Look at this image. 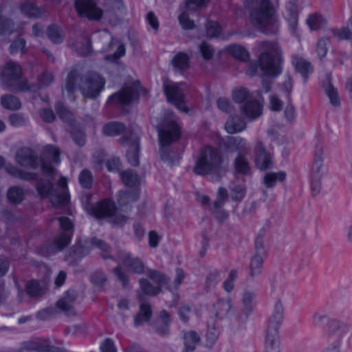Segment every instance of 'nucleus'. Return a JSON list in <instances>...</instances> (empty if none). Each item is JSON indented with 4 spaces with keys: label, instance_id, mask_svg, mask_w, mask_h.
Listing matches in <instances>:
<instances>
[{
    "label": "nucleus",
    "instance_id": "4c0bfd02",
    "mask_svg": "<svg viewBox=\"0 0 352 352\" xmlns=\"http://www.w3.org/2000/svg\"><path fill=\"white\" fill-rule=\"evenodd\" d=\"M189 57L184 53L179 52L172 59L171 63L173 66L178 70H185L189 67Z\"/></svg>",
    "mask_w": 352,
    "mask_h": 352
},
{
    "label": "nucleus",
    "instance_id": "c03bdc74",
    "mask_svg": "<svg viewBox=\"0 0 352 352\" xmlns=\"http://www.w3.org/2000/svg\"><path fill=\"white\" fill-rule=\"evenodd\" d=\"M21 12L29 17L38 18L41 15V10L32 3L26 2L21 6Z\"/></svg>",
    "mask_w": 352,
    "mask_h": 352
},
{
    "label": "nucleus",
    "instance_id": "423d86ee",
    "mask_svg": "<svg viewBox=\"0 0 352 352\" xmlns=\"http://www.w3.org/2000/svg\"><path fill=\"white\" fill-rule=\"evenodd\" d=\"M223 162L220 152L212 147L204 148L200 153L193 170L196 175H205L217 171Z\"/></svg>",
    "mask_w": 352,
    "mask_h": 352
},
{
    "label": "nucleus",
    "instance_id": "09e8293b",
    "mask_svg": "<svg viewBox=\"0 0 352 352\" xmlns=\"http://www.w3.org/2000/svg\"><path fill=\"white\" fill-rule=\"evenodd\" d=\"M148 276L156 284V286H160V289L168 282L167 277L157 270H149L148 271Z\"/></svg>",
    "mask_w": 352,
    "mask_h": 352
},
{
    "label": "nucleus",
    "instance_id": "a878e982",
    "mask_svg": "<svg viewBox=\"0 0 352 352\" xmlns=\"http://www.w3.org/2000/svg\"><path fill=\"white\" fill-rule=\"evenodd\" d=\"M246 155L237 154L233 160L234 173L242 175H247L250 172V165Z\"/></svg>",
    "mask_w": 352,
    "mask_h": 352
},
{
    "label": "nucleus",
    "instance_id": "4468645a",
    "mask_svg": "<svg viewBox=\"0 0 352 352\" xmlns=\"http://www.w3.org/2000/svg\"><path fill=\"white\" fill-rule=\"evenodd\" d=\"M139 140L138 135L133 133L122 137L120 140L123 146H129L126 151V157L131 165L133 166L139 165Z\"/></svg>",
    "mask_w": 352,
    "mask_h": 352
},
{
    "label": "nucleus",
    "instance_id": "aec40b11",
    "mask_svg": "<svg viewBox=\"0 0 352 352\" xmlns=\"http://www.w3.org/2000/svg\"><path fill=\"white\" fill-rule=\"evenodd\" d=\"M110 98L117 100L121 104H126L137 100L138 98V92L135 87L126 86L120 92L112 95Z\"/></svg>",
    "mask_w": 352,
    "mask_h": 352
},
{
    "label": "nucleus",
    "instance_id": "58836bf2",
    "mask_svg": "<svg viewBox=\"0 0 352 352\" xmlns=\"http://www.w3.org/2000/svg\"><path fill=\"white\" fill-rule=\"evenodd\" d=\"M227 49L228 52L236 59L245 61L249 58L248 52L241 45H230Z\"/></svg>",
    "mask_w": 352,
    "mask_h": 352
},
{
    "label": "nucleus",
    "instance_id": "473e14b6",
    "mask_svg": "<svg viewBox=\"0 0 352 352\" xmlns=\"http://www.w3.org/2000/svg\"><path fill=\"white\" fill-rule=\"evenodd\" d=\"M221 280V272L217 270L208 272L205 279V287L207 290L214 289Z\"/></svg>",
    "mask_w": 352,
    "mask_h": 352
},
{
    "label": "nucleus",
    "instance_id": "3c124183",
    "mask_svg": "<svg viewBox=\"0 0 352 352\" xmlns=\"http://www.w3.org/2000/svg\"><path fill=\"white\" fill-rule=\"evenodd\" d=\"M230 196L233 201H241L245 197L246 188L243 185H234L230 188Z\"/></svg>",
    "mask_w": 352,
    "mask_h": 352
},
{
    "label": "nucleus",
    "instance_id": "dca6fc26",
    "mask_svg": "<svg viewBox=\"0 0 352 352\" xmlns=\"http://www.w3.org/2000/svg\"><path fill=\"white\" fill-rule=\"evenodd\" d=\"M116 259L119 260L126 267L136 274H143L144 272V265L143 262L138 257H133L130 254L124 250H118Z\"/></svg>",
    "mask_w": 352,
    "mask_h": 352
},
{
    "label": "nucleus",
    "instance_id": "6e6552de",
    "mask_svg": "<svg viewBox=\"0 0 352 352\" xmlns=\"http://www.w3.org/2000/svg\"><path fill=\"white\" fill-rule=\"evenodd\" d=\"M183 83L173 82L166 80L163 88L168 102L173 103L177 109L182 112L188 113V109L184 102Z\"/></svg>",
    "mask_w": 352,
    "mask_h": 352
},
{
    "label": "nucleus",
    "instance_id": "8fccbe9b",
    "mask_svg": "<svg viewBox=\"0 0 352 352\" xmlns=\"http://www.w3.org/2000/svg\"><path fill=\"white\" fill-rule=\"evenodd\" d=\"M232 98L236 103L244 104L247 100L251 99V96L246 88L241 87L233 91Z\"/></svg>",
    "mask_w": 352,
    "mask_h": 352
},
{
    "label": "nucleus",
    "instance_id": "ddd939ff",
    "mask_svg": "<svg viewBox=\"0 0 352 352\" xmlns=\"http://www.w3.org/2000/svg\"><path fill=\"white\" fill-rule=\"evenodd\" d=\"M254 162L256 167L261 170L270 168L273 165L272 154L266 150L264 143L257 140L254 147Z\"/></svg>",
    "mask_w": 352,
    "mask_h": 352
},
{
    "label": "nucleus",
    "instance_id": "2eb2a0df",
    "mask_svg": "<svg viewBox=\"0 0 352 352\" xmlns=\"http://www.w3.org/2000/svg\"><path fill=\"white\" fill-rule=\"evenodd\" d=\"M16 162L24 167H30L33 169L37 168L41 164H43L34 152L30 148L23 147L19 149L15 155Z\"/></svg>",
    "mask_w": 352,
    "mask_h": 352
},
{
    "label": "nucleus",
    "instance_id": "e433bc0d",
    "mask_svg": "<svg viewBox=\"0 0 352 352\" xmlns=\"http://www.w3.org/2000/svg\"><path fill=\"white\" fill-rule=\"evenodd\" d=\"M120 175L123 183L127 186H135L140 183L138 175L132 170L122 171Z\"/></svg>",
    "mask_w": 352,
    "mask_h": 352
},
{
    "label": "nucleus",
    "instance_id": "20e7f679",
    "mask_svg": "<svg viewBox=\"0 0 352 352\" xmlns=\"http://www.w3.org/2000/svg\"><path fill=\"white\" fill-rule=\"evenodd\" d=\"M259 52L258 66L267 75L278 76L280 73L282 51L275 41H261L257 45Z\"/></svg>",
    "mask_w": 352,
    "mask_h": 352
},
{
    "label": "nucleus",
    "instance_id": "13d9d810",
    "mask_svg": "<svg viewBox=\"0 0 352 352\" xmlns=\"http://www.w3.org/2000/svg\"><path fill=\"white\" fill-rule=\"evenodd\" d=\"M113 272L120 282H121L122 287L124 288L127 287L129 283V277L120 264H118V266L113 270Z\"/></svg>",
    "mask_w": 352,
    "mask_h": 352
},
{
    "label": "nucleus",
    "instance_id": "f03ea898",
    "mask_svg": "<svg viewBox=\"0 0 352 352\" xmlns=\"http://www.w3.org/2000/svg\"><path fill=\"white\" fill-rule=\"evenodd\" d=\"M104 84L105 80L96 72H88L82 76L76 69H73L67 74L65 89L72 94L78 87L83 96L94 98L99 96Z\"/></svg>",
    "mask_w": 352,
    "mask_h": 352
},
{
    "label": "nucleus",
    "instance_id": "69168bd1",
    "mask_svg": "<svg viewBox=\"0 0 352 352\" xmlns=\"http://www.w3.org/2000/svg\"><path fill=\"white\" fill-rule=\"evenodd\" d=\"M137 199L138 195L135 192L125 191L120 193L118 201L120 205H126L130 201H134L137 200Z\"/></svg>",
    "mask_w": 352,
    "mask_h": 352
},
{
    "label": "nucleus",
    "instance_id": "f3484780",
    "mask_svg": "<svg viewBox=\"0 0 352 352\" xmlns=\"http://www.w3.org/2000/svg\"><path fill=\"white\" fill-rule=\"evenodd\" d=\"M226 147L231 152L236 151L237 154L248 155L250 152V147L248 145L245 139L239 136H229L225 142Z\"/></svg>",
    "mask_w": 352,
    "mask_h": 352
},
{
    "label": "nucleus",
    "instance_id": "5fc2aeb1",
    "mask_svg": "<svg viewBox=\"0 0 352 352\" xmlns=\"http://www.w3.org/2000/svg\"><path fill=\"white\" fill-rule=\"evenodd\" d=\"M333 33L338 40L350 39L352 38V21L347 27L333 30Z\"/></svg>",
    "mask_w": 352,
    "mask_h": 352
},
{
    "label": "nucleus",
    "instance_id": "bf43d9fd",
    "mask_svg": "<svg viewBox=\"0 0 352 352\" xmlns=\"http://www.w3.org/2000/svg\"><path fill=\"white\" fill-rule=\"evenodd\" d=\"M265 236V231L261 230L258 234H257L256 239H255V253L254 254H258L261 256H265V245H264V241L263 238Z\"/></svg>",
    "mask_w": 352,
    "mask_h": 352
},
{
    "label": "nucleus",
    "instance_id": "4be33fe9",
    "mask_svg": "<svg viewBox=\"0 0 352 352\" xmlns=\"http://www.w3.org/2000/svg\"><path fill=\"white\" fill-rule=\"evenodd\" d=\"M77 295L75 292H67L65 296L56 302L57 307L65 312L67 315H75L76 311L74 309V302L76 299Z\"/></svg>",
    "mask_w": 352,
    "mask_h": 352
},
{
    "label": "nucleus",
    "instance_id": "6ab92c4d",
    "mask_svg": "<svg viewBox=\"0 0 352 352\" xmlns=\"http://www.w3.org/2000/svg\"><path fill=\"white\" fill-rule=\"evenodd\" d=\"M240 109L246 118L252 120L261 116L263 107L258 101L250 99L243 104Z\"/></svg>",
    "mask_w": 352,
    "mask_h": 352
},
{
    "label": "nucleus",
    "instance_id": "37998d69",
    "mask_svg": "<svg viewBox=\"0 0 352 352\" xmlns=\"http://www.w3.org/2000/svg\"><path fill=\"white\" fill-rule=\"evenodd\" d=\"M47 34L50 41L54 43H60L63 42L64 38L61 29L55 25H52L48 27Z\"/></svg>",
    "mask_w": 352,
    "mask_h": 352
},
{
    "label": "nucleus",
    "instance_id": "0e129e2a",
    "mask_svg": "<svg viewBox=\"0 0 352 352\" xmlns=\"http://www.w3.org/2000/svg\"><path fill=\"white\" fill-rule=\"evenodd\" d=\"M199 52L206 60H210L214 53L213 47L206 42H203L199 45Z\"/></svg>",
    "mask_w": 352,
    "mask_h": 352
},
{
    "label": "nucleus",
    "instance_id": "a211bd4d",
    "mask_svg": "<svg viewBox=\"0 0 352 352\" xmlns=\"http://www.w3.org/2000/svg\"><path fill=\"white\" fill-rule=\"evenodd\" d=\"M140 289L137 291V297L140 302H144L146 296H153L161 292L160 286L153 285L147 279L140 278Z\"/></svg>",
    "mask_w": 352,
    "mask_h": 352
},
{
    "label": "nucleus",
    "instance_id": "de8ad7c7",
    "mask_svg": "<svg viewBox=\"0 0 352 352\" xmlns=\"http://www.w3.org/2000/svg\"><path fill=\"white\" fill-rule=\"evenodd\" d=\"M55 109L56 113L63 122L72 124L73 115L61 102H57L56 104Z\"/></svg>",
    "mask_w": 352,
    "mask_h": 352
},
{
    "label": "nucleus",
    "instance_id": "a19ab883",
    "mask_svg": "<svg viewBox=\"0 0 352 352\" xmlns=\"http://www.w3.org/2000/svg\"><path fill=\"white\" fill-rule=\"evenodd\" d=\"M89 244L102 251L101 256L103 258L105 259L109 258L114 259V258L109 254L110 248L109 245L104 241L97 238H92L89 241Z\"/></svg>",
    "mask_w": 352,
    "mask_h": 352
},
{
    "label": "nucleus",
    "instance_id": "e2e57ef3",
    "mask_svg": "<svg viewBox=\"0 0 352 352\" xmlns=\"http://www.w3.org/2000/svg\"><path fill=\"white\" fill-rule=\"evenodd\" d=\"M180 25L184 29L191 30L195 28L194 21L190 20L188 14L184 11L178 16Z\"/></svg>",
    "mask_w": 352,
    "mask_h": 352
},
{
    "label": "nucleus",
    "instance_id": "49530a36",
    "mask_svg": "<svg viewBox=\"0 0 352 352\" xmlns=\"http://www.w3.org/2000/svg\"><path fill=\"white\" fill-rule=\"evenodd\" d=\"M7 196L10 202L16 204L23 201L24 193L22 188L14 186L8 190Z\"/></svg>",
    "mask_w": 352,
    "mask_h": 352
},
{
    "label": "nucleus",
    "instance_id": "9b49d317",
    "mask_svg": "<svg viewBox=\"0 0 352 352\" xmlns=\"http://www.w3.org/2000/svg\"><path fill=\"white\" fill-rule=\"evenodd\" d=\"M160 144L162 146L170 145L180 137V129L175 120L166 121L158 129Z\"/></svg>",
    "mask_w": 352,
    "mask_h": 352
},
{
    "label": "nucleus",
    "instance_id": "7ed1b4c3",
    "mask_svg": "<svg viewBox=\"0 0 352 352\" xmlns=\"http://www.w3.org/2000/svg\"><path fill=\"white\" fill-rule=\"evenodd\" d=\"M275 12L270 0H255L250 13L251 23L265 34L274 33L277 30Z\"/></svg>",
    "mask_w": 352,
    "mask_h": 352
},
{
    "label": "nucleus",
    "instance_id": "39448f33",
    "mask_svg": "<svg viewBox=\"0 0 352 352\" xmlns=\"http://www.w3.org/2000/svg\"><path fill=\"white\" fill-rule=\"evenodd\" d=\"M325 331L332 341L321 352H342V347L349 344L351 327L348 322L337 318L329 319Z\"/></svg>",
    "mask_w": 352,
    "mask_h": 352
},
{
    "label": "nucleus",
    "instance_id": "603ef678",
    "mask_svg": "<svg viewBox=\"0 0 352 352\" xmlns=\"http://www.w3.org/2000/svg\"><path fill=\"white\" fill-rule=\"evenodd\" d=\"M283 316L284 306L283 300L280 298H276L274 300L273 312L270 316V318L283 321Z\"/></svg>",
    "mask_w": 352,
    "mask_h": 352
},
{
    "label": "nucleus",
    "instance_id": "412c9836",
    "mask_svg": "<svg viewBox=\"0 0 352 352\" xmlns=\"http://www.w3.org/2000/svg\"><path fill=\"white\" fill-rule=\"evenodd\" d=\"M25 348L38 352H67L61 347H56L50 344L47 340H35L25 343Z\"/></svg>",
    "mask_w": 352,
    "mask_h": 352
},
{
    "label": "nucleus",
    "instance_id": "79ce46f5",
    "mask_svg": "<svg viewBox=\"0 0 352 352\" xmlns=\"http://www.w3.org/2000/svg\"><path fill=\"white\" fill-rule=\"evenodd\" d=\"M326 94L330 100V102L334 107H338L340 104V100L338 97L337 89L332 85L329 80H327V84L324 85Z\"/></svg>",
    "mask_w": 352,
    "mask_h": 352
},
{
    "label": "nucleus",
    "instance_id": "c756f323",
    "mask_svg": "<svg viewBox=\"0 0 352 352\" xmlns=\"http://www.w3.org/2000/svg\"><path fill=\"white\" fill-rule=\"evenodd\" d=\"M126 129L124 124L118 122H111L103 126L102 132L108 136H116L120 135Z\"/></svg>",
    "mask_w": 352,
    "mask_h": 352
},
{
    "label": "nucleus",
    "instance_id": "6e6d98bb",
    "mask_svg": "<svg viewBox=\"0 0 352 352\" xmlns=\"http://www.w3.org/2000/svg\"><path fill=\"white\" fill-rule=\"evenodd\" d=\"M27 294L31 297H38L42 294V289L36 280L28 282L25 286Z\"/></svg>",
    "mask_w": 352,
    "mask_h": 352
},
{
    "label": "nucleus",
    "instance_id": "680f3d73",
    "mask_svg": "<svg viewBox=\"0 0 352 352\" xmlns=\"http://www.w3.org/2000/svg\"><path fill=\"white\" fill-rule=\"evenodd\" d=\"M72 252L74 258H80L89 254V248L87 245L79 243L72 247Z\"/></svg>",
    "mask_w": 352,
    "mask_h": 352
},
{
    "label": "nucleus",
    "instance_id": "864d4df0",
    "mask_svg": "<svg viewBox=\"0 0 352 352\" xmlns=\"http://www.w3.org/2000/svg\"><path fill=\"white\" fill-rule=\"evenodd\" d=\"M238 272L232 270L229 272L228 278L223 283V287L226 292L230 293L234 288V282L237 278Z\"/></svg>",
    "mask_w": 352,
    "mask_h": 352
},
{
    "label": "nucleus",
    "instance_id": "4d7b16f0",
    "mask_svg": "<svg viewBox=\"0 0 352 352\" xmlns=\"http://www.w3.org/2000/svg\"><path fill=\"white\" fill-rule=\"evenodd\" d=\"M79 182L83 188H91L93 184V176L90 170L87 169L82 170L79 175Z\"/></svg>",
    "mask_w": 352,
    "mask_h": 352
},
{
    "label": "nucleus",
    "instance_id": "f8f14e48",
    "mask_svg": "<svg viewBox=\"0 0 352 352\" xmlns=\"http://www.w3.org/2000/svg\"><path fill=\"white\" fill-rule=\"evenodd\" d=\"M74 6L80 16L91 20H100L102 17V11L94 0H76Z\"/></svg>",
    "mask_w": 352,
    "mask_h": 352
},
{
    "label": "nucleus",
    "instance_id": "7c9ffc66",
    "mask_svg": "<svg viewBox=\"0 0 352 352\" xmlns=\"http://www.w3.org/2000/svg\"><path fill=\"white\" fill-rule=\"evenodd\" d=\"M285 177L286 174L283 171H280L278 173H267L263 177V184L266 188H270L274 187L277 182H281L284 181Z\"/></svg>",
    "mask_w": 352,
    "mask_h": 352
},
{
    "label": "nucleus",
    "instance_id": "393cba45",
    "mask_svg": "<svg viewBox=\"0 0 352 352\" xmlns=\"http://www.w3.org/2000/svg\"><path fill=\"white\" fill-rule=\"evenodd\" d=\"M246 128L245 122L239 116H231L225 124V129L230 134H234L243 131Z\"/></svg>",
    "mask_w": 352,
    "mask_h": 352
},
{
    "label": "nucleus",
    "instance_id": "ea45409f",
    "mask_svg": "<svg viewBox=\"0 0 352 352\" xmlns=\"http://www.w3.org/2000/svg\"><path fill=\"white\" fill-rule=\"evenodd\" d=\"M255 298L256 294L252 291L246 290L243 292L241 300L245 312L250 313L253 310Z\"/></svg>",
    "mask_w": 352,
    "mask_h": 352
},
{
    "label": "nucleus",
    "instance_id": "9d476101",
    "mask_svg": "<svg viewBox=\"0 0 352 352\" xmlns=\"http://www.w3.org/2000/svg\"><path fill=\"white\" fill-rule=\"evenodd\" d=\"M91 198L90 194H85L81 198L82 204L85 209L90 214L94 215L98 219L104 218L112 214L114 209V204L109 200H104L98 203L96 206L90 204L89 201Z\"/></svg>",
    "mask_w": 352,
    "mask_h": 352
},
{
    "label": "nucleus",
    "instance_id": "0eeeda50",
    "mask_svg": "<svg viewBox=\"0 0 352 352\" xmlns=\"http://www.w3.org/2000/svg\"><path fill=\"white\" fill-rule=\"evenodd\" d=\"M22 75L21 67L14 62L8 63L3 67L1 76L2 86L12 91H27L30 87L27 81L19 82Z\"/></svg>",
    "mask_w": 352,
    "mask_h": 352
},
{
    "label": "nucleus",
    "instance_id": "338daca9",
    "mask_svg": "<svg viewBox=\"0 0 352 352\" xmlns=\"http://www.w3.org/2000/svg\"><path fill=\"white\" fill-rule=\"evenodd\" d=\"M263 352H280V341L265 340Z\"/></svg>",
    "mask_w": 352,
    "mask_h": 352
},
{
    "label": "nucleus",
    "instance_id": "cd10ccee",
    "mask_svg": "<svg viewBox=\"0 0 352 352\" xmlns=\"http://www.w3.org/2000/svg\"><path fill=\"white\" fill-rule=\"evenodd\" d=\"M184 349V352H193L200 342V337L195 331H186L183 336Z\"/></svg>",
    "mask_w": 352,
    "mask_h": 352
},
{
    "label": "nucleus",
    "instance_id": "1a4fd4ad",
    "mask_svg": "<svg viewBox=\"0 0 352 352\" xmlns=\"http://www.w3.org/2000/svg\"><path fill=\"white\" fill-rule=\"evenodd\" d=\"M323 148L318 144L316 146L313 166L311 174V186L312 192L318 194L321 188V178L323 166Z\"/></svg>",
    "mask_w": 352,
    "mask_h": 352
},
{
    "label": "nucleus",
    "instance_id": "052dcab7",
    "mask_svg": "<svg viewBox=\"0 0 352 352\" xmlns=\"http://www.w3.org/2000/svg\"><path fill=\"white\" fill-rule=\"evenodd\" d=\"M207 36L213 38L217 37L221 32V27L216 21H210L206 25Z\"/></svg>",
    "mask_w": 352,
    "mask_h": 352
},
{
    "label": "nucleus",
    "instance_id": "b1692460",
    "mask_svg": "<svg viewBox=\"0 0 352 352\" xmlns=\"http://www.w3.org/2000/svg\"><path fill=\"white\" fill-rule=\"evenodd\" d=\"M282 323V320L269 317L265 331V340L280 341L278 333Z\"/></svg>",
    "mask_w": 352,
    "mask_h": 352
},
{
    "label": "nucleus",
    "instance_id": "c9c22d12",
    "mask_svg": "<svg viewBox=\"0 0 352 352\" xmlns=\"http://www.w3.org/2000/svg\"><path fill=\"white\" fill-rule=\"evenodd\" d=\"M170 324L168 313L163 310L160 314V320L157 322L155 326L156 331L162 336H165L168 333V326Z\"/></svg>",
    "mask_w": 352,
    "mask_h": 352
},
{
    "label": "nucleus",
    "instance_id": "5701e85b",
    "mask_svg": "<svg viewBox=\"0 0 352 352\" xmlns=\"http://www.w3.org/2000/svg\"><path fill=\"white\" fill-rule=\"evenodd\" d=\"M292 65L296 71L300 73L305 80L308 78V75L313 72L311 63L298 55L292 56Z\"/></svg>",
    "mask_w": 352,
    "mask_h": 352
},
{
    "label": "nucleus",
    "instance_id": "bb28decb",
    "mask_svg": "<svg viewBox=\"0 0 352 352\" xmlns=\"http://www.w3.org/2000/svg\"><path fill=\"white\" fill-rule=\"evenodd\" d=\"M232 309V302L230 298H221L214 305V315L219 319L228 316Z\"/></svg>",
    "mask_w": 352,
    "mask_h": 352
},
{
    "label": "nucleus",
    "instance_id": "f257e3e1",
    "mask_svg": "<svg viewBox=\"0 0 352 352\" xmlns=\"http://www.w3.org/2000/svg\"><path fill=\"white\" fill-rule=\"evenodd\" d=\"M42 170L48 178H41L37 181L35 188L39 196L41 198H50L51 204L55 207L66 205L69 201L67 178L61 177L58 181V188H55L53 184L54 168L49 164H43Z\"/></svg>",
    "mask_w": 352,
    "mask_h": 352
},
{
    "label": "nucleus",
    "instance_id": "774afa93",
    "mask_svg": "<svg viewBox=\"0 0 352 352\" xmlns=\"http://www.w3.org/2000/svg\"><path fill=\"white\" fill-rule=\"evenodd\" d=\"M72 137L76 144L82 146L85 143V135L82 131L74 129L71 131Z\"/></svg>",
    "mask_w": 352,
    "mask_h": 352
},
{
    "label": "nucleus",
    "instance_id": "72a5a7b5",
    "mask_svg": "<svg viewBox=\"0 0 352 352\" xmlns=\"http://www.w3.org/2000/svg\"><path fill=\"white\" fill-rule=\"evenodd\" d=\"M263 256L258 254H254L250 263V276L252 278L259 275L261 273L263 263Z\"/></svg>",
    "mask_w": 352,
    "mask_h": 352
},
{
    "label": "nucleus",
    "instance_id": "f704fd0d",
    "mask_svg": "<svg viewBox=\"0 0 352 352\" xmlns=\"http://www.w3.org/2000/svg\"><path fill=\"white\" fill-rule=\"evenodd\" d=\"M1 104L5 109L12 111L17 110L21 107L19 98L10 94H5L1 96Z\"/></svg>",
    "mask_w": 352,
    "mask_h": 352
},
{
    "label": "nucleus",
    "instance_id": "c85d7f7f",
    "mask_svg": "<svg viewBox=\"0 0 352 352\" xmlns=\"http://www.w3.org/2000/svg\"><path fill=\"white\" fill-rule=\"evenodd\" d=\"M140 311L136 315L134 320V324L135 326H140L143 324L144 322H147L150 320L152 316V310L150 305L144 302H140Z\"/></svg>",
    "mask_w": 352,
    "mask_h": 352
},
{
    "label": "nucleus",
    "instance_id": "a18cd8bd",
    "mask_svg": "<svg viewBox=\"0 0 352 352\" xmlns=\"http://www.w3.org/2000/svg\"><path fill=\"white\" fill-rule=\"evenodd\" d=\"M307 23L311 30H316L324 25L325 19L321 14L316 13L309 16Z\"/></svg>",
    "mask_w": 352,
    "mask_h": 352
},
{
    "label": "nucleus",
    "instance_id": "2f4dec72",
    "mask_svg": "<svg viewBox=\"0 0 352 352\" xmlns=\"http://www.w3.org/2000/svg\"><path fill=\"white\" fill-rule=\"evenodd\" d=\"M72 234L67 232H61L58 234L54 239L52 243V251L58 252L65 248L70 242Z\"/></svg>",
    "mask_w": 352,
    "mask_h": 352
}]
</instances>
